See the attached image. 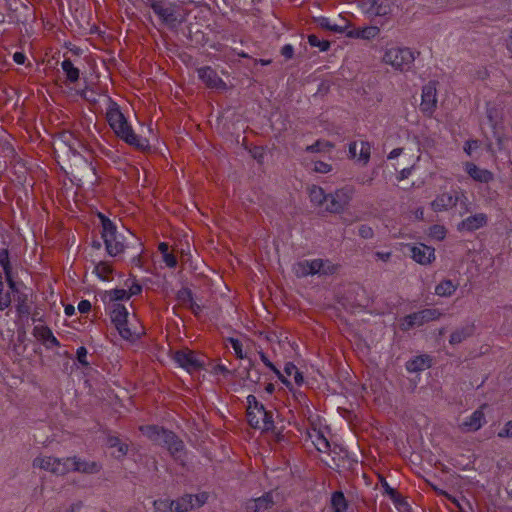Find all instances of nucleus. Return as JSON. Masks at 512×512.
<instances>
[{"mask_svg": "<svg viewBox=\"0 0 512 512\" xmlns=\"http://www.w3.org/2000/svg\"><path fill=\"white\" fill-rule=\"evenodd\" d=\"M140 431L154 444L166 448L175 461L184 463L185 444L173 431L158 425L141 426Z\"/></svg>", "mask_w": 512, "mask_h": 512, "instance_id": "1", "label": "nucleus"}, {"mask_svg": "<svg viewBox=\"0 0 512 512\" xmlns=\"http://www.w3.org/2000/svg\"><path fill=\"white\" fill-rule=\"evenodd\" d=\"M106 117L115 134L127 144L139 150H145L149 147L148 140L134 133L126 118L117 107L109 109Z\"/></svg>", "mask_w": 512, "mask_h": 512, "instance_id": "2", "label": "nucleus"}, {"mask_svg": "<svg viewBox=\"0 0 512 512\" xmlns=\"http://www.w3.org/2000/svg\"><path fill=\"white\" fill-rule=\"evenodd\" d=\"M147 4L159 17L161 23L169 29H176L183 22L180 14L181 8L176 3L165 0H147Z\"/></svg>", "mask_w": 512, "mask_h": 512, "instance_id": "3", "label": "nucleus"}, {"mask_svg": "<svg viewBox=\"0 0 512 512\" xmlns=\"http://www.w3.org/2000/svg\"><path fill=\"white\" fill-rule=\"evenodd\" d=\"M99 218L102 224V238L105 244L107 253L115 257L124 251V244L118 240L117 229L115 224L105 215L99 213Z\"/></svg>", "mask_w": 512, "mask_h": 512, "instance_id": "4", "label": "nucleus"}, {"mask_svg": "<svg viewBox=\"0 0 512 512\" xmlns=\"http://www.w3.org/2000/svg\"><path fill=\"white\" fill-rule=\"evenodd\" d=\"M258 413L262 414V427L258 426V429H261V435L266 438L267 442H280L284 435L282 434L281 428H278L275 424V417L278 418L279 414L274 411H268L265 407L258 402Z\"/></svg>", "mask_w": 512, "mask_h": 512, "instance_id": "5", "label": "nucleus"}, {"mask_svg": "<svg viewBox=\"0 0 512 512\" xmlns=\"http://www.w3.org/2000/svg\"><path fill=\"white\" fill-rule=\"evenodd\" d=\"M415 60L414 53L407 47H391L386 50L383 61L397 70H409Z\"/></svg>", "mask_w": 512, "mask_h": 512, "instance_id": "6", "label": "nucleus"}, {"mask_svg": "<svg viewBox=\"0 0 512 512\" xmlns=\"http://www.w3.org/2000/svg\"><path fill=\"white\" fill-rule=\"evenodd\" d=\"M33 467H38L40 469L49 471L55 475L63 476L71 472V457H37L33 460Z\"/></svg>", "mask_w": 512, "mask_h": 512, "instance_id": "7", "label": "nucleus"}, {"mask_svg": "<svg viewBox=\"0 0 512 512\" xmlns=\"http://www.w3.org/2000/svg\"><path fill=\"white\" fill-rule=\"evenodd\" d=\"M111 321L125 340H132L135 333L128 327V311L124 305L113 303L110 311Z\"/></svg>", "mask_w": 512, "mask_h": 512, "instance_id": "8", "label": "nucleus"}, {"mask_svg": "<svg viewBox=\"0 0 512 512\" xmlns=\"http://www.w3.org/2000/svg\"><path fill=\"white\" fill-rule=\"evenodd\" d=\"M173 359L188 372H194L202 368L204 362L197 354L189 349L178 350L174 353Z\"/></svg>", "mask_w": 512, "mask_h": 512, "instance_id": "9", "label": "nucleus"}, {"mask_svg": "<svg viewBox=\"0 0 512 512\" xmlns=\"http://www.w3.org/2000/svg\"><path fill=\"white\" fill-rule=\"evenodd\" d=\"M436 82H428L422 89V101L420 110L427 116H431L437 107Z\"/></svg>", "mask_w": 512, "mask_h": 512, "instance_id": "10", "label": "nucleus"}, {"mask_svg": "<svg viewBox=\"0 0 512 512\" xmlns=\"http://www.w3.org/2000/svg\"><path fill=\"white\" fill-rule=\"evenodd\" d=\"M198 76L202 82L210 89L225 90V82L218 76L217 72L209 66L198 69Z\"/></svg>", "mask_w": 512, "mask_h": 512, "instance_id": "11", "label": "nucleus"}, {"mask_svg": "<svg viewBox=\"0 0 512 512\" xmlns=\"http://www.w3.org/2000/svg\"><path fill=\"white\" fill-rule=\"evenodd\" d=\"M488 217L484 213H478L462 220L458 225V231L473 232L487 225Z\"/></svg>", "mask_w": 512, "mask_h": 512, "instance_id": "12", "label": "nucleus"}, {"mask_svg": "<svg viewBox=\"0 0 512 512\" xmlns=\"http://www.w3.org/2000/svg\"><path fill=\"white\" fill-rule=\"evenodd\" d=\"M102 469V465L96 461H86L76 456L71 457V472L84 474H96Z\"/></svg>", "mask_w": 512, "mask_h": 512, "instance_id": "13", "label": "nucleus"}, {"mask_svg": "<svg viewBox=\"0 0 512 512\" xmlns=\"http://www.w3.org/2000/svg\"><path fill=\"white\" fill-rule=\"evenodd\" d=\"M326 210L331 213L341 212L348 204L349 197L343 190H337L334 194L327 195Z\"/></svg>", "mask_w": 512, "mask_h": 512, "instance_id": "14", "label": "nucleus"}, {"mask_svg": "<svg viewBox=\"0 0 512 512\" xmlns=\"http://www.w3.org/2000/svg\"><path fill=\"white\" fill-rule=\"evenodd\" d=\"M482 406L480 409L475 410L461 425L460 428L464 432H474L479 430L485 423V415L482 411Z\"/></svg>", "mask_w": 512, "mask_h": 512, "instance_id": "15", "label": "nucleus"}, {"mask_svg": "<svg viewBox=\"0 0 512 512\" xmlns=\"http://www.w3.org/2000/svg\"><path fill=\"white\" fill-rule=\"evenodd\" d=\"M411 257L418 263L425 265L434 258V248L422 243L410 247Z\"/></svg>", "mask_w": 512, "mask_h": 512, "instance_id": "16", "label": "nucleus"}, {"mask_svg": "<svg viewBox=\"0 0 512 512\" xmlns=\"http://www.w3.org/2000/svg\"><path fill=\"white\" fill-rule=\"evenodd\" d=\"M458 200L456 193H442L436 197L431 205L434 211L439 212L456 206Z\"/></svg>", "mask_w": 512, "mask_h": 512, "instance_id": "17", "label": "nucleus"}, {"mask_svg": "<svg viewBox=\"0 0 512 512\" xmlns=\"http://www.w3.org/2000/svg\"><path fill=\"white\" fill-rule=\"evenodd\" d=\"M465 171L475 181L488 183L493 179V173L486 169H481L477 165L471 162H467L465 165Z\"/></svg>", "mask_w": 512, "mask_h": 512, "instance_id": "18", "label": "nucleus"}, {"mask_svg": "<svg viewBox=\"0 0 512 512\" xmlns=\"http://www.w3.org/2000/svg\"><path fill=\"white\" fill-rule=\"evenodd\" d=\"M442 313L436 308H427L418 312L412 313V318L417 327L422 326L423 324L438 319Z\"/></svg>", "mask_w": 512, "mask_h": 512, "instance_id": "19", "label": "nucleus"}, {"mask_svg": "<svg viewBox=\"0 0 512 512\" xmlns=\"http://www.w3.org/2000/svg\"><path fill=\"white\" fill-rule=\"evenodd\" d=\"M380 32V29L376 26H368L362 28H353L349 30L346 35L349 38L370 40L375 38Z\"/></svg>", "mask_w": 512, "mask_h": 512, "instance_id": "20", "label": "nucleus"}, {"mask_svg": "<svg viewBox=\"0 0 512 512\" xmlns=\"http://www.w3.org/2000/svg\"><path fill=\"white\" fill-rule=\"evenodd\" d=\"M475 327L473 324H467L460 328L455 329L449 339L451 345H457L462 343L467 338L471 337L474 333Z\"/></svg>", "mask_w": 512, "mask_h": 512, "instance_id": "21", "label": "nucleus"}, {"mask_svg": "<svg viewBox=\"0 0 512 512\" xmlns=\"http://www.w3.org/2000/svg\"><path fill=\"white\" fill-rule=\"evenodd\" d=\"M432 359L429 355H419L407 361L406 369L409 372H420L431 367Z\"/></svg>", "mask_w": 512, "mask_h": 512, "instance_id": "22", "label": "nucleus"}, {"mask_svg": "<svg viewBox=\"0 0 512 512\" xmlns=\"http://www.w3.org/2000/svg\"><path fill=\"white\" fill-rule=\"evenodd\" d=\"M348 507V501L342 491H335L332 493L331 508L333 512H347Z\"/></svg>", "mask_w": 512, "mask_h": 512, "instance_id": "23", "label": "nucleus"}, {"mask_svg": "<svg viewBox=\"0 0 512 512\" xmlns=\"http://www.w3.org/2000/svg\"><path fill=\"white\" fill-rule=\"evenodd\" d=\"M194 496L185 494L182 497L174 500V512H188L194 507Z\"/></svg>", "mask_w": 512, "mask_h": 512, "instance_id": "24", "label": "nucleus"}, {"mask_svg": "<svg viewBox=\"0 0 512 512\" xmlns=\"http://www.w3.org/2000/svg\"><path fill=\"white\" fill-rule=\"evenodd\" d=\"M258 356L265 366L268 367L286 387L291 388V382L274 366L272 362H270L265 353L258 351Z\"/></svg>", "mask_w": 512, "mask_h": 512, "instance_id": "25", "label": "nucleus"}, {"mask_svg": "<svg viewBox=\"0 0 512 512\" xmlns=\"http://www.w3.org/2000/svg\"><path fill=\"white\" fill-rule=\"evenodd\" d=\"M61 67H62L63 71L65 72L66 78L69 82L74 83L79 79V75H80L79 69L74 67V65L70 59H68V58L65 59L62 62Z\"/></svg>", "mask_w": 512, "mask_h": 512, "instance_id": "26", "label": "nucleus"}, {"mask_svg": "<svg viewBox=\"0 0 512 512\" xmlns=\"http://www.w3.org/2000/svg\"><path fill=\"white\" fill-rule=\"evenodd\" d=\"M107 445L110 448H117L118 454L115 455L116 458H122L128 452V444L121 442L117 436H108Z\"/></svg>", "mask_w": 512, "mask_h": 512, "instance_id": "27", "label": "nucleus"}, {"mask_svg": "<svg viewBox=\"0 0 512 512\" xmlns=\"http://www.w3.org/2000/svg\"><path fill=\"white\" fill-rule=\"evenodd\" d=\"M315 23L322 29H326L335 33H344L346 26L331 23L329 18L318 17L315 18Z\"/></svg>", "mask_w": 512, "mask_h": 512, "instance_id": "28", "label": "nucleus"}, {"mask_svg": "<svg viewBox=\"0 0 512 512\" xmlns=\"http://www.w3.org/2000/svg\"><path fill=\"white\" fill-rule=\"evenodd\" d=\"M456 290V285L451 280H443L435 287V294L442 297L451 296Z\"/></svg>", "mask_w": 512, "mask_h": 512, "instance_id": "29", "label": "nucleus"}, {"mask_svg": "<svg viewBox=\"0 0 512 512\" xmlns=\"http://www.w3.org/2000/svg\"><path fill=\"white\" fill-rule=\"evenodd\" d=\"M309 197L312 203L316 205H322L324 202H328V197L324 193V190L318 186H312L309 189Z\"/></svg>", "mask_w": 512, "mask_h": 512, "instance_id": "30", "label": "nucleus"}, {"mask_svg": "<svg viewBox=\"0 0 512 512\" xmlns=\"http://www.w3.org/2000/svg\"><path fill=\"white\" fill-rule=\"evenodd\" d=\"M284 372L288 376L293 375L294 381L298 386L303 384V382H304L303 374L298 370V368L292 362L286 363V365L284 367Z\"/></svg>", "mask_w": 512, "mask_h": 512, "instance_id": "31", "label": "nucleus"}, {"mask_svg": "<svg viewBox=\"0 0 512 512\" xmlns=\"http://www.w3.org/2000/svg\"><path fill=\"white\" fill-rule=\"evenodd\" d=\"M94 272L102 280H108L109 275L113 272L108 262L100 261L95 265Z\"/></svg>", "mask_w": 512, "mask_h": 512, "instance_id": "32", "label": "nucleus"}, {"mask_svg": "<svg viewBox=\"0 0 512 512\" xmlns=\"http://www.w3.org/2000/svg\"><path fill=\"white\" fill-rule=\"evenodd\" d=\"M14 299L17 301V312L19 315H27L30 313L27 294L24 292L19 293L18 296L14 297Z\"/></svg>", "mask_w": 512, "mask_h": 512, "instance_id": "33", "label": "nucleus"}, {"mask_svg": "<svg viewBox=\"0 0 512 512\" xmlns=\"http://www.w3.org/2000/svg\"><path fill=\"white\" fill-rule=\"evenodd\" d=\"M274 492L269 491L262 495L261 497H258V512L261 509L267 510L271 508L274 505Z\"/></svg>", "mask_w": 512, "mask_h": 512, "instance_id": "34", "label": "nucleus"}, {"mask_svg": "<svg viewBox=\"0 0 512 512\" xmlns=\"http://www.w3.org/2000/svg\"><path fill=\"white\" fill-rule=\"evenodd\" d=\"M153 505L159 512H174V500L157 499L154 501Z\"/></svg>", "mask_w": 512, "mask_h": 512, "instance_id": "35", "label": "nucleus"}, {"mask_svg": "<svg viewBox=\"0 0 512 512\" xmlns=\"http://www.w3.org/2000/svg\"><path fill=\"white\" fill-rule=\"evenodd\" d=\"M308 43L312 47H318L320 51H327L331 43L328 40H320L316 35L310 34L308 36Z\"/></svg>", "mask_w": 512, "mask_h": 512, "instance_id": "36", "label": "nucleus"}, {"mask_svg": "<svg viewBox=\"0 0 512 512\" xmlns=\"http://www.w3.org/2000/svg\"><path fill=\"white\" fill-rule=\"evenodd\" d=\"M33 334L36 338L45 342L48 341V339L53 333L51 329L47 326H35L33 329Z\"/></svg>", "mask_w": 512, "mask_h": 512, "instance_id": "37", "label": "nucleus"}, {"mask_svg": "<svg viewBox=\"0 0 512 512\" xmlns=\"http://www.w3.org/2000/svg\"><path fill=\"white\" fill-rule=\"evenodd\" d=\"M177 300L182 305H187L193 301L192 291L189 288H181L177 292Z\"/></svg>", "mask_w": 512, "mask_h": 512, "instance_id": "38", "label": "nucleus"}, {"mask_svg": "<svg viewBox=\"0 0 512 512\" xmlns=\"http://www.w3.org/2000/svg\"><path fill=\"white\" fill-rule=\"evenodd\" d=\"M247 401L249 403V406L247 408L248 423L252 428H256L255 415L252 410V404H254V406L256 407V397L254 395H249L247 397Z\"/></svg>", "mask_w": 512, "mask_h": 512, "instance_id": "39", "label": "nucleus"}, {"mask_svg": "<svg viewBox=\"0 0 512 512\" xmlns=\"http://www.w3.org/2000/svg\"><path fill=\"white\" fill-rule=\"evenodd\" d=\"M495 7L502 8V12H500L499 14L492 15L493 18H495V19H500V18L504 17L505 13L507 11H509V5L507 3V0H492L490 2V8H495Z\"/></svg>", "mask_w": 512, "mask_h": 512, "instance_id": "40", "label": "nucleus"}, {"mask_svg": "<svg viewBox=\"0 0 512 512\" xmlns=\"http://www.w3.org/2000/svg\"><path fill=\"white\" fill-rule=\"evenodd\" d=\"M334 145L328 141H316L314 144L308 146L306 148V151L308 152H320V151H324L326 149H331L333 148Z\"/></svg>", "mask_w": 512, "mask_h": 512, "instance_id": "41", "label": "nucleus"}, {"mask_svg": "<svg viewBox=\"0 0 512 512\" xmlns=\"http://www.w3.org/2000/svg\"><path fill=\"white\" fill-rule=\"evenodd\" d=\"M109 297L111 301H121L128 300L130 298V294L125 289H113L109 292Z\"/></svg>", "mask_w": 512, "mask_h": 512, "instance_id": "42", "label": "nucleus"}, {"mask_svg": "<svg viewBox=\"0 0 512 512\" xmlns=\"http://www.w3.org/2000/svg\"><path fill=\"white\" fill-rule=\"evenodd\" d=\"M383 487L385 489V493L390 497V499L396 503V504H400L403 502V498L401 496V494L396 491L394 488L390 487L387 482H384L383 483Z\"/></svg>", "mask_w": 512, "mask_h": 512, "instance_id": "43", "label": "nucleus"}, {"mask_svg": "<svg viewBox=\"0 0 512 512\" xmlns=\"http://www.w3.org/2000/svg\"><path fill=\"white\" fill-rule=\"evenodd\" d=\"M4 274H5V278L8 283L9 289L14 294V297L18 296L19 293H23L22 291H20L18 284L13 279L12 271H5Z\"/></svg>", "mask_w": 512, "mask_h": 512, "instance_id": "44", "label": "nucleus"}, {"mask_svg": "<svg viewBox=\"0 0 512 512\" xmlns=\"http://www.w3.org/2000/svg\"><path fill=\"white\" fill-rule=\"evenodd\" d=\"M0 265L3 268V271H12V267L9 261V252L6 248L0 249Z\"/></svg>", "mask_w": 512, "mask_h": 512, "instance_id": "45", "label": "nucleus"}, {"mask_svg": "<svg viewBox=\"0 0 512 512\" xmlns=\"http://www.w3.org/2000/svg\"><path fill=\"white\" fill-rule=\"evenodd\" d=\"M306 267L309 268V271L311 275L319 274L321 275V267H323V259H314L311 261H308V264H306Z\"/></svg>", "mask_w": 512, "mask_h": 512, "instance_id": "46", "label": "nucleus"}, {"mask_svg": "<svg viewBox=\"0 0 512 512\" xmlns=\"http://www.w3.org/2000/svg\"><path fill=\"white\" fill-rule=\"evenodd\" d=\"M306 264H308V260L298 262L295 265L294 270H295V274L297 275V277H306V276L310 275V272H308L309 268L306 267Z\"/></svg>", "mask_w": 512, "mask_h": 512, "instance_id": "47", "label": "nucleus"}, {"mask_svg": "<svg viewBox=\"0 0 512 512\" xmlns=\"http://www.w3.org/2000/svg\"><path fill=\"white\" fill-rule=\"evenodd\" d=\"M411 318H412V314H409V315H406L401 320L400 329L402 331H409V330L413 329L414 327H417L416 322Z\"/></svg>", "mask_w": 512, "mask_h": 512, "instance_id": "48", "label": "nucleus"}, {"mask_svg": "<svg viewBox=\"0 0 512 512\" xmlns=\"http://www.w3.org/2000/svg\"><path fill=\"white\" fill-rule=\"evenodd\" d=\"M338 265L333 264L329 260H323V267H321V275H332L336 273Z\"/></svg>", "mask_w": 512, "mask_h": 512, "instance_id": "49", "label": "nucleus"}, {"mask_svg": "<svg viewBox=\"0 0 512 512\" xmlns=\"http://www.w3.org/2000/svg\"><path fill=\"white\" fill-rule=\"evenodd\" d=\"M370 159V145L368 142H361V150L359 160H362L366 164Z\"/></svg>", "mask_w": 512, "mask_h": 512, "instance_id": "50", "label": "nucleus"}, {"mask_svg": "<svg viewBox=\"0 0 512 512\" xmlns=\"http://www.w3.org/2000/svg\"><path fill=\"white\" fill-rule=\"evenodd\" d=\"M229 341L231 343V346H232L236 356L239 359L243 360L245 356L243 354L242 343L238 339H233V338H230Z\"/></svg>", "mask_w": 512, "mask_h": 512, "instance_id": "51", "label": "nucleus"}, {"mask_svg": "<svg viewBox=\"0 0 512 512\" xmlns=\"http://www.w3.org/2000/svg\"><path fill=\"white\" fill-rule=\"evenodd\" d=\"M494 136L496 138L497 146L499 150H507V144L509 142V137L499 134L498 132H494Z\"/></svg>", "mask_w": 512, "mask_h": 512, "instance_id": "52", "label": "nucleus"}, {"mask_svg": "<svg viewBox=\"0 0 512 512\" xmlns=\"http://www.w3.org/2000/svg\"><path fill=\"white\" fill-rule=\"evenodd\" d=\"M497 436L499 438H512V421L506 422Z\"/></svg>", "mask_w": 512, "mask_h": 512, "instance_id": "53", "label": "nucleus"}, {"mask_svg": "<svg viewBox=\"0 0 512 512\" xmlns=\"http://www.w3.org/2000/svg\"><path fill=\"white\" fill-rule=\"evenodd\" d=\"M76 356H77V360L78 362L82 365V366H88L89 363L87 361V349L83 346L79 347L76 351Z\"/></svg>", "mask_w": 512, "mask_h": 512, "instance_id": "54", "label": "nucleus"}, {"mask_svg": "<svg viewBox=\"0 0 512 512\" xmlns=\"http://www.w3.org/2000/svg\"><path fill=\"white\" fill-rule=\"evenodd\" d=\"M358 235L363 239H370L373 237V229L368 225H361L358 229Z\"/></svg>", "mask_w": 512, "mask_h": 512, "instance_id": "55", "label": "nucleus"}, {"mask_svg": "<svg viewBox=\"0 0 512 512\" xmlns=\"http://www.w3.org/2000/svg\"><path fill=\"white\" fill-rule=\"evenodd\" d=\"M163 260L166 265L170 268H174L177 265V259L172 253H167L163 255Z\"/></svg>", "mask_w": 512, "mask_h": 512, "instance_id": "56", "label": "nucleus"}, {"mask_svg": "<svg viewBox=\"0 0 512 512\" xmlns=\"http://www.w3.org/2000/svg\"><path fill=\"white\" fill-rule=\"evenodd\" d=\"M281 55L286 59H291L294 56V48L290 44H286L281 49Z\"/></svg>", "mask_w": 512, "mask_h": 512, "instance_id": "57", "label": "nucleus"}, {"mask_svg": "<svg viewBox=\"0 0 512 512\" xmlns=\"http://www.w3.org/2000/svg\"><path fill=\"white\" fill-rule=\"evenodd\" d=\"M330 170H331V165H329L325 162L318 161L315 163V171H317L319 173H328Z\"/></svg>", "mask_w": 512, "mask_h": 512, "instance_id": "58", "label": "nucleus"}, {"mask_svg": "<svg viewBox=\"0 0 512 512\" xmlns=\"http://www.w3.org/2000/svg\"><path fill=\"white\" fill-rule=\"evenodd\" d=\"M78 310L80 313H87L91 310V303L88 300H81L78 304Z\"/></svg>", "mask_w": 512, "mask_h": 512, "instance_id": "59", "label": "nucleus"}, {"mask_svg": "<svg viewBox=\"0 0 512 512\" xmlns=\"http://www.w3.org/2000/svg\"><path fill=\"white\" fill-rule=\"evenodd\" d=\"M496 109L495 108H487V118L492 126H495L496 121Z\"/></svg>", "mask_w": 512, "mask_h": 512, "instance_id": "60", "label": "nucleus"}, {"mask_svg": "<svg viewBox=\"0 0 512 512\" xmlns=\"http://www.w3.org/2000/svg\"><path fill=\"white\" fill-rule=\"evenodd\" d=\"M13 60L17 63V64H24L25 63V60H26V56L24 53L22 52H15L14 55H13Z\"/></svg>", "mask_w": 512, "mask_h": 512, "instance_id": "61", "label": "nucleus"}, {"mask_svg": "<svg viewBox=\"0 0 512 512\" xmlns=\"http://www.w3.org/2000/svg\"><path fill=\"white\" fill-rule=\"evenodd\" d=\"M141 291H142L141 285L138 283H134L130 287L129 291H127V292H128V294H130V297H131L132 295H137V294L141 293Z\"/></svg>", "mask_w": 512, "mask_h": 512, "instance_id": "62", "label": "nucleus"}, {"mask_svg": "<svg viewBox=\"0 0 512 512\" xmlns=\"http://www.w3.org/2000/svg\"><path fill=\"white\" fill-rule=\"evenodd\" d=\"M188 306H189L190 310L192 311V313L196 316L199 315L202 310L201 306L199 304H197L196 302H194V300L191 303H189Z\"/></svg>", "mask_w": 512, "mask_h": 512, "instance_id": "63", "label": "nucleus"}, {"mask_svg": "<svg viewBox=\"0 0 512 512\" xmlns=\"http://www.w3.org/2000/svg\"><path fill=\"white\" fill-rule=\"evenodd\" d=\"M44 344L46 345L47 348H51L53 346H59L60 345L59 341L57 340V338L53 334L50 336L48 341L44 342Z\"/></svg>", "mask_w": 512, "mask_h": 512, "instance_id": "64", "label": "nucleus"}]
</instances>
